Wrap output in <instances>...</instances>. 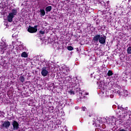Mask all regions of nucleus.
<instances>
[{"instance_id":"f257e3e1","label":"nucleus","mask_w":131,"mask_h":131,"mask_svg":"<svg viewBox=\"0 0 131 131\" xmlns=\"http://www.w3.org/2000/svg\"><path fill=\"white\" fill-rule=\"evenodd\" d=\"M2 124H1V126L2 129H4V128L6 129H8L11 126V122L9 121H2Z\"/></svg>"},{"instance_id":"f03ea898","label":"nucleus","mask_w":131,"mask_h":131,"mask_svg":"<svg viewBox=\"0 0 131 131\" xmlns=\"http://www.w3.org/2000/svg\"><path fill=\"white\" fill-rule=\"evenodd\" d=\"M37 31V25L34 26V27L29 26L28 28V32L30 33H35Z\"/></svg>"},{"instance_id":"7ed1b4c3","label":"nucleus","mask_w":131,"mask_h":131,"mask_svg":"<svg viewBox=\"0 0 131 131\" xmlns=\"http://www.w3.org/2000/svg\"><path fill=\"white\" fill-rule=\"evenodd\" d=\"M12 125L13 126V130H17L19 129V123L17 121L13 120L12 122Z\"/></svg>"},{"instance_id":"20e7f679","label":"nucleus","mask_w":131,"mask_h":131,"mask_svg":"<svg viewBox=\"0 0 131 131\" xmlns=\"http://www.w3.org/2000/svg\"><path fill=\"white\" fill-rule=\"evenodd\" d=\"M107 38V37L106 36L103 35L102 36V35H100V37L99 38V42L101 43V45H105L106 43V39Z\"/></svg>"},{"instance_id":"39448f33","label":"nucleus","mask_w":131,"mask_h":131,"mask_svg":"<svg viewBox=\"0 0 131 131\" xmlns=\"http://www.w3.org/2000/svg\"><path fill=\"white\" fill-rule=\"evenodd\" d=\"M41 74L42 76H44V77L47 76L48 74H49V71L47 70V68L46 67L43 68L42 69Z\"/></svg>"},{"instance_id":"423d86ee","label":"nucleus","mask_w":131,"mask_h":131,"mask_svg":"<svg viewBox=\"0 0 131 131\" xmlns=\"http://www.w3.org/2000/svg\"><path fill=\"white\" fill-rule=\"evenodd\" d=\"M101 37V35L100 34H96L93 37V40L95 42H98L100 40V37Z\"/></svg>"},{"instance_id":"0eeeda50","label":"nucleus","mask_w":131,"mask_h":131,"mask_svg":"<svg viewBox=\"0 0 131 131\" xmlns=\"http://www.w3.org/2000/svg\"><path fill=\"white\" fill-rule=\"evenodd\" d=\"M13 18H14V16H13L12 14L9 13L7 16V21L8 22H12V21H13Z\"/></svg>"},{"instance_id":"6e6552de","label":"nucleus","mask_w":131,"mask_h":131,"mask_svg":"<svg viewBox=\"0 0 131 131\" xmlns=\"http://www.w3.org/2000/svg\"><path fill=\"white\" fill-rule=\"evenodd\" d=\"M40 15L41 17L46 15V11H45V9H40Z\"/></svg>"},{"instance_id":"1a4fd4ad","label":"nucleus","mask_w":131,"mask_h":131,"mask_svg":"<svg viewBox=\"0 0 131 131\" xmlns=\"http://www.w3.org/2000/svg\"><path fill=\"white\" fill-rule=\"evenodd\" d=\"M11 12H12L10 13V14H11L13 16V17L14 16H16L17 15V9H12Z\"/></svg>"},{"instance_id":"9d476101","label":"nucleus","mask_w":131,"mask_h":131,"mask_svg":"<svg viewBox=\"0 0 131 131\" xmlns=\"http://www.w3.org/2000/svg\"><path fill=\"white\" fill-rule=\"evenodd\" d=\"M45 11L47 13H49V12H51L52 11V6H48L46 8Z\"/></svg>"},{"instance_id":"9b49d317","label":"nucleus","mask_w":131,"mask_h":131,"mask_svg":"<svg viewBox=\"0 0 131 131\" xmlns=\"http://www.w3.org/2000/svg\"><path fill=\"white\" fill-rule=\"evenodd\" d=\"M21 57H23V58H27L28 54H27L26 52H23L21 54Z\"/></svg>"},{"instance_id":"f8f14e48","label":"nucleus","mask_w":131,"mask_h":131,"mask_svg":"<svg viewBox=\"0 0 131 131\" xmlns=\"http://www.w3.org/2000/svg\"><path fill=\"white\" fill-rule=\"evenodd\" d=\"M74 91L77 93L78 92H80V88L79 86H74Z\"/></svg>"},{"instance_id":"ddd939ff","label":"nucleus","mask_w":131,"mask_h":131,"mask_svg":"<svg viewBox=\"0 0 131 131\" xmlns=\"http://www.w3.org/2000/svg\"><path fill=\"white\" fill-rule=\"evenodd\" d=\"M113 74V72L112 70H109L107 73L108 76H112Z\"/></svg>"},{"instance_id":"4468645a","label":"nucleus","mask_w":131,"mask_h":131,"mask_svg":"<svg viewBox=\"0 0 131 131\" xmlns=\"http://www.w3.org/2000/svg\"><path fill=\"white\" fill-rule=\"evenodd\" d=\"M19 80L21 81V82H24L25 81V78H24V76H20L19 78Z\"/></svg>"},{"instance_id":"2eb2a0df","label":"nucleus","mask_w":131,"mask_h":131,"mask_svg":"<svg viewBox=\"0 0 131 131\" xmlns=\"http://www.w3.org/2000/svg\"><path fill=\"white\" fill-rule=\"evenodd\" d=\"M127 54H131V46L127 48Z\"/></svg>"},{"instance_id":"dca6fc26","label":"nucleus","mask_w":131,"mask_h":131,"mask_svg":"<svg viewBox=\"0 0 131 131\" xmlns=\"http://www.w3.org/2000/svg\"><path fill=\"white\" fill-rule=\"evenodd\" d=\"M118 108H119L120 109V110H122V111H124V110H127V109H128L127 107L124 108L122 106H120V107H119V106H118Z\"/></svg>"},{"instance_id":"f3484780","label":"nucleus","mask_w":131,"mask_h":131,"mask_svg":"<svg viewBox=\"0 0 131 131\" xmlns=\"http://www.w3.org/2000/svg\"><path fill=\"white\" fill-rule=\"evenodd\" d=\"M67 49L68 51H73V47H72V46H68Z\"/></svg>"},{"instance_id":"a211bd4d","label":"nucleus","mask_w":131,"mask_h":131,"mask_svg":"<svg viewBox=\"0 0 131 131\" xmlns=\"http://www.w3.org/2000/svg\"><path fill=\"white\" fill-rule=\"evenodd\" d=\"M69 93L70 94V95H75L74 91H73L72 90L70 91Z\"/></svg>"},{"instance_id":"6ab92c4d","label":"nucleus","mask_w":131,"mask_h":131,"mask_svg":"<svg viewBox=\"0 0 131 131\" xmlns=\"http://www.w3.org/2000/svg\"><path fill=\"white\" fill-rule=\"evenodd\" d=\"M39 33H40V34H45V32L43 31L40 30L39 31Z\"/></svg>"},{"instance_id":"aec40b11","label":"nucleus","mask_w":131,"mask_h":131,"mask_svg":"<svg viewBox=\"0 0 131 131\" xmlns=\"http://www.w3.org/2000/svg\"><path fill=\"white\" fill-rule=\"evenodd\" d=\"M110 122L109 123H112V121H113V118H110Z\"/></svg>"},{"instance_id":"412c9836","label":"nucleus","mask_w":131,"mask_h":131,"mask_svg":"<svg viewBox=\"0 0 131 131\" xmlns=\"http://www.w3.org/2000/svg\"><path fill=\"white\" fill-rule=\"evenodd\" d=\"M81 109H82V111H85V110L86 109V108L85 107H82Z\"/></svg>"},{"instance_id":"4be33fe9","label":"nucleus","mask_w":131,"mask_h":131,"mask_svg":"<svg viewBox=\"0 0 131 131\" xmlns=\"http://www.w3.org/2000/svg\"><path fill=\"white\" fill-rule=\"evenodd\" d=\"M129 118H130V119H131V111H130V113H129Z\"/></svg>"},{"instance_id":"5701e85b","label":"nucleus","mask_w":131,"mask_h":131,"mask_svg":"<svg viewBox=\"0 0 131 131\" xmlns=\"http://www.w3.org/2000/svg\"><path fill=\"white\" fill-rule=\"evenodd\" d=\"M99 86H100V88H104V85L99 84Z\"/></svg>"},{"instance_id":"b1692460","label":"nucleus","mask_w":131,"mask_h":131,"mask_svg":"<svg viewBox=\"0 0 131 131\" xmlns=\"http://www.w3.org/2000/svg\"><path fill=\"white\" fill-rule=\"evenodd\" d=\"M91 77H95V76H93V74H91Z\"/></svg>"},{"instance_id":"393cba45","label":"nucleus","mask_w":131,"mask_h":131,"mask_svg":"<svg viewBox=\"0 0 131 131\" xmlns=\"http://www.w3.org/2000/svg\"><path fill=\"white\" fill-rule=\"evenodd\" d=\"M95 131H99V129L96 128V129H95Z\"/></svg>"},{"instance_id":"a878e982","label":"nucleus","mask_w":131,"mask_h":131,"mask_svg":"<svg viewBox=\"0 0 131 131\" xmlns=\"http://www.w3.org/2000/svg\"><path fill=\"white\" fill-rule=\"evenodd\" d=\"M111 98H113V95L110 96Z\"/></svg>"},{"instance_id":"bb28decb","label":"nucleus","mask_w":131,"mask_h":131,"mask_svg":"<svg viewBox=\"0 0 131 131\" xmlns=\"http://www.w3.org/2000/svg\"><path fill=\"white\" fill-rule=\"evenodd\" d=\"M89 116H90V117H91L92 116V115H90Z\"/></svg>"},{"instance_id":"cd10ccee","label":"nucleus","mask_w":131,"mask_h":131,"mask_svg":"<svg viewBox=\"0 0 131 131\" xmlns=\"http://www.w3.org/2000/svg\"><path fill=\"white\" fill-rule=\"evenodd\" d=\"M98 126H100V125H98Z\"/></svg>"},{"instance_id":"c85d7f7f","label":"nucleus","mask_w":131,"mask_h":131,"mask_svg":"<svg viewBox=\"0 0 131 131\" xmlns=\"http://www.w3.org/2000/svg\"><path fill=\"white\" fill-rule=\"evenodd\" d=\"M118 92H119V91H117V93H118Z\"/></svg>"}]
</instances>
